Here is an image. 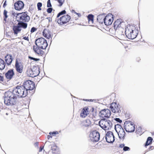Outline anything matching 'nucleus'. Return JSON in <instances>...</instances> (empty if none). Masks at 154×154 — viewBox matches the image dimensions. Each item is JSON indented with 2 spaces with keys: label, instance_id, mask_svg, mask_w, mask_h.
I'll return each mask as SVG.
<instances>
[{
  "label": "nucleus",
  "instance_id": "393cba45",
  "mask_svg": "<svg viewBox=\"0 0 154 154\" xmlns=\"http://www.w3.org/2000/svg\"><path fill=\"white\" fill-rule=\"evenodd\" d=\"M13 29L15 34H17L18 32L21 31V29H20V27L17 24V26H14L13 27Z\"/></svg>",
  "mask_w": 154,
  "mask_h": 154
},
{
  "label": "nucleus",
  "instance_id": "2f4dec72",
  "mask_svg": "<svg viewBox=\"0 0 154 154\" xmlns=\"http://www.w3.org/2000/svg\"><path fill=\"white\" fill-rule=\"evenodd\" d=\"M88 18L89 21L93 22L94 20V16L92 14H89L88 16Z\"/></svg>",
  "mask_w": 154,
  "mask_h": 154
},
{
  "label": "nucleus",
  "instance_id": "09e8293b",
  "mask_svg": "<svg viewBox=\"0 0 154 154\" xmlns=\"http://www.w3.org/2000/svg\"><path fill=\"white\" fill-rule=\"evenodd\" d=\"M33 60L35 61H38L39 60V59L38 58H37L34 57Z\"/></svg>",
  "mask_w": 154,
  "mask_h": 154
},
{
  "label": "nucleus",
  "instance_id": "5fc2aeb1",
  "mask_svg": "<svg viewBox=\"0 0 154 154\" xmlns=\"http://www.w3.org/2000/svg\"><path fill=\"white\" fill-rule=\"evenodd\" d=\"M47 137H48V139H49L50 138H52V137L51 135H48V136Z\"/></svg>",
  "mask_w": 154,
  "mask_h": 154
},
{
  "label": "nucleus",
  "instance_id": "6ab92c4d",
  "mask_svg": "<svg viewBox=\"0 0 154 154\" xmlns=\"http://www.w3.org/2000/svg\"><path fill=\"white\" fill-rule=\"evenodd\" d=\"M115 29V34L119 37H122L124 36V29L123 27H120L119 28H117Z\"/></svg>",
  "mask_w": 154,
  "mask_h": 154
},
{
  "label": "nucleus",
  "instance_id": "f8f14e48",
  "mask_svg": "<svg viewBox=\"0 0 154 154\" xmlns=\"http://www.w3.org/2000/svg\"><path fill=\"white\" fill-rule=\"evenodd\" d=\"M115 137L113 133L111 131H108L106 134L105 139L107 142L112 143L115 140Z\"/></svg>",
  "mask_w": 154,
  "mask_h": 154
},
{
  "label": "nucleus",
  "instance_id": "e433bc0d",
  "mask_svg": "<svg viewBox=\"0 0 154 154\" xmlns=\"http://www.w3.org/2000/svg\"><path fill=\"white\" fill-rule=\"evenodd\" d=\"M51 149L53 151H55L56 150L57 146H55L54 144H53L52 146H51Z\"/></svg>",
  "mask_w": 154,
  "mask_h": 154
},
{
  "label": "nucleus",
  "instance_id": "a211bd4d",
  "mask_svg": "<svg viewBox=\"0 0 154 154\" xmlns=\"http://www.w3.org/2000/svg\"><path fill=\"white\" fill-rule=\"evenodd\" d=\"M124 23L122 21L121 19H118L114 23V29L117 28H119L120 27H123L122 25Z\"/></svg>",
  "mask_w": 154,
  "mask_h": 154
},
{
  "label": "nucleus",
  "instance_id": "c756f323",
  "mask_svg": "<svg viewBox=\"0 0 154 154\" xmlns=\"http://www.w3.org/2000/svg\"><path fill=\"white\" fill-rule=\"evenodd\" d=\"M153 140V139L151 137H148L145 143V146H147L150 144Z\"/></svg>",
  "mask_w": 154,
  "mask_h": 154
},
{
  "label": "nucleus",
  "instance_id": "ea45409f",
  "mask_svg": "<svg viewBox=\"0 0 154 154\" xmlns=\"http://www.w3.org/2000/svg\"><path fill=\"white\" fill-rule=\"evenodd\" d=\"M53 10V9L52 8L49 7L47 9V12L48 13H50Z\"/></svg>",
  "mask_w": 154,
  "mask_h": 154
},
{
  "label": "nucleus",
  "instance_id": "a18cd8bd",
  "mask_svg": "<svg viewBox=\"0 0 154 154\" xmlns=\"http://www.w3.org/2000/svg\"><path fill=\"white\" fill-rule=\"evenodd\" d=\"M119 146L121 148H123L125 146V144H121Z\"/></svg>",
  "mask_w": 154,
  "mask_h": 154
},
{
  "label": "nucleus",
  "instance_id": "2eb2a0df",
  "mask_svg": "<svg viewBox=\"0 0 154 154\" xmlns=\"http://www.w3.org/2000/svg\"><path fill=\"white\" fill-rule=\"evenodd\" d=\"M24 5L23 2L20 1H17L14 4V8L17 10H20L22 9Z\"/></svg>",
  "mask_w": 154,
  "mask_h": 154
},
{
  "label": "nucleus",
  "instance_id": "f3484780",
  "mask_svg": "<svg viewBox=\"0 0 154 154\" xmlns=\"http://www.w3.org/2000/svg\"><path fill=\"white\" fill-rule=\"evenodd\" d=\"M33 48L34 52L38 55L42 56L43 54L44 53V51L41 50V49L38 46L33 45Z\"/></svg>",
  "mask_w": 154,
  "mask_h": 154
},
{
  "label": "nucleus",
  "instance_id": "6e6552de",
  "mask_svg": "<svg viewBox=\"0 0 154 154\" xmlns=\"http://www.w3.org/2000/svg\"><path fill=\"white\" fill-rule=\"evenodd\" d=\"M15 14H16V17L17 16H19L20 20H22V21L25 22H28L30 20V17L28 15L27 12H25L21 13H15Z\"/></svg>",
  "mask_w": 154,
  "mask_h": 154
},
{
  "label": "nucleus",
  "instance_id": "473e14b6",
  "mask_svg": "<svg viewBox=\"0 0 154 154\" xmlns=\"http://www.w3.org/2000/svg\"><path fill=\"white\" fill-rule=\"evenodd\" d=\"M66 11L65 10H63L60 12L57 15V17H59L61 15L65 14Z\"/></svg>",
  "mask_w": 154,
  "mask_h": 154
},
{
  "label": "nucleus",
  "instance_id": "4c0bfd02",
  "mask_svg": "<svg viewBox=\"0 0 154 154\" xmlns=\"http://www.w3.org/2000/svg\"><path fill=\"white\" fill-rule=\"evenodd\" d=\"M130 149V148L129 147L127 146H125L124 147V148H123V150L125 151H129Z\"/></svg>",
  "mask_w": 154,
  "mask_h": 154
},
{
  "label": "nucleus",
  "instance_id": "79ce46f5",
  "mask_svg": "<svg viewBox=\"0 0 154 154\" xmlns=\"http://www.w3.org/2000/svg\"><path fill=\"white\" fill-rule=\"evenodd\" d=\"M114 120L119 123H121L122 122V120L119 118H115L114 119Z\"/></svg>",
  "mask_w": 154,
  "mask_h": 154
},
{
  "label": "nucleus",
  "instance_id": "3c124183",
  "mask_svg": "<svg viewBox=\"0 0 154 154\" xmlns=\"http://www.w3.org/2000/svg\"><path fill=\"white\" fill-rule=\"evenodd\" d=\"M28 57H29V58L31 59V60H33V59H34V57H31V56H29Z\"/></svg>",
  "mask_w": 154,
  "mask_h": 154
},
{
  "label": "nucleus",
  "instance_id": "603ef678",
  "mask_svg": "<svg viewBox=\"0 0 154 154\" xmlns=\"http://www.w3.org/2000/svg\"><path fill=\"white\" fill-rule=\"evenodd\" d=\"M74 13L77 15L78 16H81V14L79 13H77L75 11H74Z\"/></svg>",
  "mask_w": 154,
  "mask_h": 154
},
{
  "label": "nucleus",
  "instance_id": "f257e3e1",
  "mask_svg": "<svg viewBox=\"0 0 154 154\" xmlns=\"http://www.w3.org/2000/svg\"><path fill=\"white\" fill-rule=\"evenodd\" d=\"M4 103L7 105H14L16 104L17 97L14 92L8 91L4 94Z\"/></svg>",
  "mask_w": 154,
  "mask_h": 154
},
{
  "label": "nucleus",
  "instance_id": "6e6d98bb",
  "mask_svg": "<svg viewBox=\"0 0 154 154\" xmlns=\"http://www.w3.org/2000/svg\"><path fill=\"white\" fill-rule=\"evenodd\" d=\"M83 100L85 101H88L89 100L88 99H83Z\"/></svg>",
  "mask_w": 154,
  "mask_h": 154
},
{
  "label": "nucleus",
  "instance_id": "7ed1b4c3",
  "mask_svg": "<svg viewBox=\"0 0 154 154\" xmlns=\"http://www.w3.org/2000/svg\"><path fill=\"white\" fill-rule=\"evenodd\" d=\"M16 96L19 98L24 97L27 95L28 92L22 85L17 86L14 90Z\"/></svg>",
  "mask_w": 154,
  "mask_h": 154
},
{
  "label": "nucleus",
  "instance_id": "37998d69",
  "mask_svg": "<svg viewBox=\"0 0 154 154\" xmlns=\"http://www.w3.org/2000/svg\"><path fill=\"white\" fill-rule=\"evenodd\" d=\"M59 134L58 132L57 131H53L52 132H51L49 133V134L51 135L52 134Z\"/></svg>",
  "mask_w": 154,
  "mask_h": 154
},
{
  "label": "nucleus",
  "instance_id": "c9c22d12",
  "mask_svg": "<svg viewBox=\"0 0 154 154\" xmlns=\"http://www.w3.org/2000/svg\"><path fill=\"white\" fill-rule=\"evenodd\" d=\"M122 126L119 124H117L115 125V130L119 129L120 128H121Z\"/></svg>",
  "mask_w": 154,
  "mask_h": 154
},
{
  "label": "nucleus",
  "instance_id": "72a5a7b5",
  "mask_svg": "<svg viewBox=\"0 0 154 154\" xmlns=\"http://www.w3.org/2000/svg\"><path fill=\"white\" fill-rule=\"evenodd\" d=\"M7 11H6L5 10H4L3 14L4 16V20L6 21V19L8 17V16L7 15Z\"/></svg>",
  "mask_w": 154,
  "mask_h": 154
},
{
  "label": "nucleus",
  "instance_id": "39448f33",
  "mask_svg": "<svg viewBox=\"0 0 154 154\" xmlns=\"http://www.w3.org/2000/svg\"><path fill=\"white\" fill-rule=\"evenodd\" d=\"M35 44L42 49H45L48 46L47 41L43 38H40L35 40Z\"/></svg>",
  "mask_w": 154,
  "mask_h": 154
},
{
  "label": "nucleus",
  "instance_id": "f704fd0d",
  "mask_svg": "<svg viewBox=\"0 0 154 154\" xmlns=\"http://www.w3.org/2000/svg\"><path fill=\"white\" fill-rule=\"evenodd\" d=\"M42 4L41 2H38L37 3V6L38 10H41V7L42 6Z\"/></svg>",
  "mask_w": 154,
  "mask_h": 154
},
{
  "label": "nucleus",
  "instance_id": "13d9d810",
  "mask_svg": "<svg viewBox=\"0 0 154 154\" xmlns=\"http://www.w3.org/2000/svg\"><path fill=\"white\" fill-rule=\"evenodd\" d=\"M6 115H8V113H6Z\"/></svg>",
  "mask_w": 154,
  "mask_h": 154
},
{
  "label": "nucleus",
  "instance_id": "20e7f679",
  "mask_svg": "<svg viewBox=\"0 0 154 154\" xmlns=\"http://www.w3.org/2000/svg\"><path fill=\"white\" fill-rule=\"evenodd\" d=\"M100 126L105 130H109L112 126V122L109 120L104 119L100 120L99 122Z\"/></svg>",
  "mask_w": 154,
  "mask_h": 154
},
{
  "label": "nucleus",
  "instance_id": "7c9ffc66",
  "mask_svg": "<svg viewBox=\"0 0 154 154\" xmlns=\"http://www.w3.org/2000/svg\"><path fill=\"white\" fill-rule=\"evenodd\" d=\"M91 124V122L89 119H87L85 121V122L84 124V126L86 127L88 126Z\"/></svg>",
  "mask_w": 154,
  "mask_h": 154
},
{
  "label": "nucleus",
  "instance_id": "8fccbe9b",
  "mask_svg": "<svg viewBox=\"0 0 154 154\" xmlns=\"http://www.w3.org/2000/svg\"><path fill=\"white\" fill-rule=\"evenodd\" d=\"M4 78L3 76L0 75V81H3V80Z\"/></svg>",
  "mask_w": 154,
  "mask_h": 154
},
{
  "label": "nucleus",
  "instance_id": "a878e982",
  "mask_svg": "<svg viewBox=\"0 0 154 154\" xmlns=\"http://www.w3.org/2000/svg\"><path fill=\"white\" fill-rule=\"evenodd\" d=\"M18 26L20 28H22L23 29H26L27 26V24L23 21H20L17 23Z\"/></svg>",
  "mask_w": 154,
  "mask_h": 154
},
{
  "label": "nucleus",
  "instance_id": "4d7b16f0",
  "mask_svg": "<svg viewBox=\"0 0 154 154\" xmlns=\"http://www.w3.org/2000/svg\"><path fill=\"white\" fill-rule=\"evenodd\" d=\"M50 143V142L49 141H46V142L45 143V145L46 144V143Z\"/></svg>",
  "mask_w": 154,
  "mask_h": 154
},
{
  "label": "nucleus",
  "instance_id": "aec40b11",
  "mask_svg": "<svg viewBox=\"0 0 154 154\" xmlns=\"http://www.w3.org/2000/svg\"><path fill=\"white\" fill-rule=\"evenodd\" d=\"M5 60L8 66L10 65L13 61L12 57L10 54H7L5 57Z\"/></svg>",
  "mask_w": 154,
  "mask_h": 154
},
{
  "label": "nucleus",
  "instance_id": "a19ab883",
  "mask_svg": "<svg viewBox=\"0 0 154 154\" xmlns=\"http://www.w3.org/2000/svg\"><path fill=\"white\" fill-rule=\"evenodd\" d=\"M36 30H37V29L36 28H35L34 27H33L31 28V30H30V32L31 33H33V32H35V31H36Z\"/></svg>",
  "mask_w": 154,
  "mask_h": 154
},
{
  "label": "nucleus",
  "instance_id": "4be33fe9",
  "mask_svg": "<svg viewBox=\"0 0 154 154\" xmlns=\"http://www.w3.org/2000/svg\"><path fill=\"white\" fill-rule=\"evenodd\" d=\"M104 20L105 24L106 26H109L112 23L113 19H111V17H110L109 15H107L106 16Z\"/></svg>",
  "mask_w": 154,
  "mask_h": 154
},
{
  "label": "nucleus",
  "instance_id": "f03ea898",
  "mask_svg": "<svg viewBox=\"0 0 154 154\" xmlns=\"http://www.w3.org/2000/svg\"><path fill=\"white\" fill-rule=\"evenodd\" d=\"M134 26L128 25L126 27L125 33L127 37L129 39H133L137 36L138 31L135 29Z\"/></svg>",
  "mask_w": 154,
  "mask_h": 154
},
{
  "label": "nucleus",
  "instance_id": "423d86ee",
  "mask_svg": "<svg viewBox=\"0 0 154 154\" xmlns=\"http://www.w3.org/2000/svg\"><path fill=\"white\" fill-rule=\"evenodd\" d=\"M124 128L127 132H132L135 131V126L134 123L131 121H125L124 125Z\"/></svg>",
  "mask_w": 154,
  "mask_h": 154
},
{
  "label": "nucleus",
  "instance_id": "1a4fd4ad",
  "mask_svg": "<svg viewBox=\"0 0 154 154\" xmlns=\"http://www.w3.org/2000/svg\"><path fill=\"white\" fill-rule=\"evenodd\" d=\"M70 18V17L67 14L61 17L57 20V22L58 24L62 25L68 22Z\"/></svg>",
  "mask_w": 154,
  "mask_h": 154
},
{
  "label": "nucleus",
  "instance_id": "9b49d317",
  "mask_svg": "<svg viewBox=\"0 0 154 154\" xmlns=\"http://www.w3.org/2000/svg\"><path fill=\"white\" fill-rule=\"evenodd\" d=\"M110 108L112 112L119 113L121 112V106L119 104L117 105L116 103H112L110 106Z\"/></svg>",
  "mask_w": 154,
  "mask_h": 154
},
{
  "label": "nucleus",
  "instance_id": "58836bf2",
  "mask_svg": "<svg viewBox=\"0 0 154 154\" xmlns=\"http://www.w3.org/2000/svg\"><path fill=\"white\" fill-rule=\"evenodd\" d=\"M47 7L48 8L51 7V4L50 0H48L47 1Z\"/></svg>",
  "mask_w": 154,
  "mask_h": 154
},
{
  "label": "nucleus",
  "instance_id": "c85d7f7f",
  "mask_svg": "<svg viewBox=\"0 0 154 154\" xmlns=\"http://www.w3.org/2000/svg\"><path fill=\"white\" fill-rule=\"evenodd\" d=\"M5 67V63L3 60L0 58V70L3 69Z\"/></svg>",
  "mask_w": 154,
  "mask_h": 154
},
{
  "label": "nucleus",
  "instance_id": "412c9836",
  "mask_svg": "<svg viewBox=\"0 0 154 154\" xmlns=\"http://www.w3.org/2000/svg\"><path fill=\"white\" fill-rule=\"evenodd\" d=\"M43 35L44 37L48 39H50L52 37L50 31L47 29H45L43 32Z\"/></svg>",
  "mask_w": 154,
  "mask_h": 154
},
{
  "label": "nucleus",
  "instance_id": "bb28decb",
  "mask_svg": "<svg viewBox=\"0 0 154 154\" xmlns=\"http://www.w3.org/2000/svg\"><path fill=\"white\" fill-rule=\"evenodd\" d=\"M88 112L87 108H84L82 110V112L80 113V116L82 118H84L87 115V113Z\"/></svg>",
  "mask_w": 154,
  "mask_h": 154
},
{
  "label": "nucleus",
  "instance_id": "ddd939ff",
  "mask_svg": "<svg viewBox=\"0 0 154 154\" xmlns=\"http://www.w3.org/2000/svg\"><path fill=\"white\" fill-rule=\"evenodd\" d=\"M39 72L38 69L35 70H33L32 69H29L27 71V74L29 76L34 77L38 75Z\"/></svg>",
  "mask_w": 154,
  "mask_h": 154
},
{
  "label": "nucleus",
  "instance_id": "de8ad7c7",
  "mask_svg": "<svg viewBox=\"0 0 154 154\" xmlns=\"http://www.w3.org/2000/svg\"><path fill=\"white\" fill-rule=\"evenodd\" d=\"M6 1L5 0V2H4V4H3V7L5 8V6H6Z\"/></svg>",
  "mask_w": 154,
  "mask_h": 154
},
{
  "label": "nucleus",
  "instance_id": "b1692460",
  "mask_svg": "<svg viewBox=\"0 0 154 154\" xmlns=\"http://www.w3.org/2000/svg\"><path fill=\"white\" fill-rule=\"evenodd\" d=\"M15 67L16 68V70L17 71L20 73H21L23 72V67L20 64L17 60H16Z\"/></svg>",
  "mask_w": 154,
  "mask_h": 154
},
{
  "label": "nucleus",
  "instance_id": "dca6fc26",
  "mask_svg": "<svg viewBox=\"0 0 154 154\" xmlns=\"http://www.w3.org/2000/svg\"><path fill=\"white\" fill-rule=\"evenodd\" d=\"M14 75L13 69H11L8 70L5 74V77L9 80H11Z\"/></svg>",
  "mask_w": 154,
  "mask_h": 154
},
{
  "label": "nucleus",
  "instance_id": "0eeeda50",
  "mask_svg": "<svg viewBox=\"0 0 154 154\" xmlns=\"http://www.w3.org/2000/svg\"><path fill=\"white\" fill-rule=\"evenodd\" d=\"M22 86L25 88L27 92L28 91L33 90L35 87L34 82L30 80L25 82Z\"/></svg>",
  "mask_w": 154,
  "mask_h": 154
},
{
  "label": "nucleus",
  "instance_id": "864d4df0",
  "mask_svg": "<svg viewBox=\"0 0 154 154\" xmlns=\"http://www.w3.org/2000/svg\"><path fill=\"white\" fill-rule=\"evenodd\" d=\"M43 149V147H40V149H39V152H41L42 151V149Z\"/></svg>",
  "mask_w": 154,
  "mask_h": 154
},
{
  "label": "nucleus",
  "instance_id": "9d476101",
  "mask_svg": "<svg viewBox=\"0 0 154 154\" xmlns=\"http://www.w3.org/2000/svg\"><path fill=\"white\" fill-rule=\"evenodd\" d=\"M90 140L93 142H97L100 138L99 133L97 131H94L90 134Z\"/></svg>",
  "mask_w": 154,
  "mask_h": 154
},
{
  "label": "nucleus",
  "instance_id": "5701e85b",
  "mask_svg": "<svg viewBox=\"0 0 154 154\" xmlns=\"http://www.w3.org/2000/svg\"><path fill=\"white\" fill-rule=\"evenodd\" d=\"M105 14H100L97 16V20L98 22L102 24L103 22L104 23V20H105L106 16Z\"/></svg>",
  "mask_w": 154,
  "mask_h": 154
},
{
  "label": "nucleus",
  "instance_id": "4468645a",
  "mask_svg": "<svg viewBox=\"0 0 154 154\" xmlns=\"http://www.w3.org/2000/svg\"><path fill=\"white\" fill-rule=\"evenodd\" d=\"M100 116L103 118H108L111 115L110 111L108 109H104L102 110L99 113Z\"/></svg>",
  "mask_w": 154,
  "mask_h": 154
},
{
  "label": "nucleus",
  "instance_id": "cd10ccee",
  "mask_svg": "<svg viewBox=\"0 0 154 154\" xmlns=\"http://www.w3.org/2000/svg\"><path fill=\"white\" fill-rule=\"evenodd\" d=\"M125 133L123 129L118 133L119 137L120 139H124L125 137Z\"/></svg>",
  "mask_w": 154,
  "mask_h": 154
},
{
  "label": "nucleus",
  "instance_id": "c03bdc74",
  "mask_svg": "<svg viewBox=\"0 0 154 154\" xmlns=\"http://www.w3.org/2000/svg\"><path fill=\"white\" fill-rule=\"evenodd\" d=\"M123 129L122 128H120L119 129H118L117 130H116V131L117 132V134L121 130H122Z\"/></svg>",
  "mask_w": 154,
  "mask_h": 154
},
{
  "label": "nucleus",
  "instance_id": "49530a36",
  "mask_svg": "<svg viewBox=\"0 0 154 154\" xmlns=\"http://www.w3.org/2000/svg\"><path fill=\"white\" fill-rule=\"evenodd\" d=\"M23 38L25 40H27L28 41H29V38H28V37H23Z\"/></svg>",
  "mask_w": 154,
  "mask_h": 154
}]
</instances>
